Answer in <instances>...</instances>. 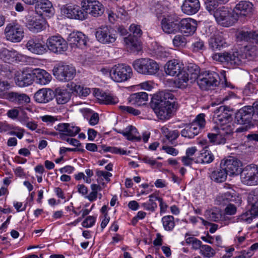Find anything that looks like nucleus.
<instances>
[{
  "instance_id": "obj_1",
  "label": "nucleus",
  "mask_w": 258,
  "mask_h": 258,
  "mask_svg": "<svg viewBox=\"0 0 258 258\" xmlns=\"http://www.w3.org/2000/svg\"><path fill=\"white\" fill-rule=\"evenodd\" d=\"M188 76L190 75V80L197 81V84L202 90L210 89L211 87L217 86L219 84V76L215 72L205 73L200 74V68L194 63H189L187 67Z\"/></svg>"
},
{
  "instance_id": "obj_2",
  "label": "nucleus",
  "mask_w": 258,
  "mask_h": 258,
  "mask_svg": "<svg viewBox=\"0 0 258 258\" xmlns=\"http://www.w3.org/2000/svg\"><path fill=\"white\" fill-rule=\"evenodd\" d=\"M133 66L139 73L146 75H155L159 70L156 61L149 58L137 59L133 62Z\"/></svg>"
},
{
  "instance_id": "obj_3",
  "label": "nucleus",
  "mask_w": 258,
  "mask_h": 258,
  "mask_svg": "<svg viewBox=\"0 0 258 258\" xmlns=\"http://www.w3.org/2000/svg\"><path fill=\"white\" fill-rule=\"evenodd\" d=\"M53 72L55 78L61 82L69 81L76 75L75 68L63 62L56 64L53 68Z\"/></svg>"
},
{
  "instance_id": "obj_4",
  "label": "nucleus",
  "mask_w": 258,
  "mask_h": 258,
  "mask_svg": "<svg viewBox=\"0 0 258 258\" xmlns=\"http://www.w3.org/2000/svg\"><path fill=\"white\" fill-rule=\"evenodd\" d=\"M132 75V69L125 64L118 63L113 66L110 70L111 79L116 82L127 80Z\"/></svg>"
},
{
  "instance_id": "obj_5",
  "label": "nucleus",
  "mask_w": 258,
  "mask_h": 258,
  "mask_svg": "<svg viewBox=\"0 0 258 258\" xmlns=\"http://www.w3.org/2000/svg\"><path fill=\"white\" fill-rule=\"evenodd\" d=\"M152 107L160 119L166 120L171 116L173 111L176 109L177 104L175 103L159 101L153 103Z\"/></svg>"
},
{
  "instance_id": "obj_6",
  "label": "nucleus",
  "mask_w": 258,
  "mask_h": 258,
  "mask_svg": "<svg viewBox=\"0 0 258 258\" xmlns=\"http://www.w3.org/2000/svg\"><path fill=\"white\" fill-rule=\"evenodd\" d=\"M179 18L175 14H164L162 16L161 27L167 34H174L179 32Z\"/></svg>"
},
{
  "instance_id": "obj_7",
  "label": "nucleus",
  "mask_w": 258,
  "mask_h": 258,
  "mask_svg": "<svg viewBox=\"0 0 258 258\" xmlns=\"http://www.w3.org/2000/svg\"><path fill=\"white\" fill-rule=\"evenodd\" d=\"M217 22L224 27H229L232 25L236 20L228 8L221 6L218 8L213 15Z\"/></svg>"
},
{
  "instance_id": "obj_8",
  "label": "nucleus",
  "mask_w": 258,
  "mask_h": 258,
  "mask_svg": "<svg viewBox=\"0 0 258 258\" xmlns=\"http://www.w3.org/2000/svg\"><path fill=\"white\" fill-rule=\"evenodd\" d=\"M61 13L66 17L83 21L87 18V14L82 7L76 5H63L60 9Z\"/></svg>"
},
{
  "instance_id": "obj_9",
  "label": "nucleus",
  "mask_w": 258,
  "mask_h": 258,
  "mask_svg": "<svg viewBox=\"0 0 258 258\" xmlns=\"http://www.w3.org/2000/svg\"><path fill=\"white\" fill-rule=\"evenodd\" d=\"M47 49L56 53L62 54L67 50L68 45L67 41L60 36L49 37L46 43Z\"/></svg>"
},
{
  "instance_id": "obj_10",
  "label": "nucleus",
  "mask_w": 258,
  "mask_h": 258,
  "mask_svg": "<svg viewBox=\"0 0 258 258\" xmlns=\"http://www.w3.org/2000/svg\"><path fill=\"white\" fill-rule=\"evenodd\" d=\"M241 173L242 183L248 185L258 184V167L255 165L247 166Z\"/></svg>"
},
{
  "instance_id": "obj_11",
  "label": "nucleus",
  "mask_w": 258,
  "mask_h": 258,
  "mask_svg": "<svg viewBox=\"0 0 258 258\" xmlns=\"http://www.w3.org/2000/svg\"><path fill=\"white\" fill-rule=\"evenodd\" d=\"M212 58L216 61L226 62L234 66H238L241 63V56L237 51H225L215 53Z\"/></svg>"
},
{
  "instance_id": "obj_12",
  "label": "nucleus",
  "mask_w": 258,
  "mask_h": 258,
  "mask_svg": "<svg viewBox=\"0 0 258 258\" xmlns=\"http://www.w3.org/2000/svg\"><path fill=\"white\" fill-rule=\"evenodd\" d=\"M24 30L21 26L16 23L8 24L5 29L7 40L14 43L20 42L24 37Z\"/></svg>"
},
{
  "instance_id": "obj_13",
  "label": "nucleus",
  "mask_w": 258,
  "mask_h": 258,
  "mask_svg": "<svg viewBox=\"0 0 258 258\" xmlns=\"http://www.w3.org/2000/svg\"><path fill=\"white\" fill-rule=\"evenodd\" d=\"M82 8L87 13L94 17L101 16L104 12L103 5L97 0H83L81 2Z\"/></svg>"
},
{
  "instance_id": "obj_14",
  "label": "nucleus",
  "mask_w": 258,
  "mask_h": 258,
  "mask_svg": "<svg viewBox=\"0 0 258 258\" xmlns=\"http://www.w3.org/2000/svg\"><path fill=\"white\" fill-rule=\"evenodd\" d=\"M95 35L97 40L102 44H109L116 40V34L113 33L110 27L102 26L96 29Z\"/></svg>"
},
{
  "instance_id": "obj_15",
  "label": "nucleus",
  "mask_w": 258,
  "mask_h": 258,
  "mask_svg": "<svg viewBox=\"0 0 258 258\" xmlns=\"http://www.w3.org/2000/svg\"><path fill=\"white\" fill-rule=\"evenodd\" d=\"M232 120L231 114L230 113V107L226 106H220L214 111L213 121L216 124V126H220Z\"/></svg>"
},
{
  "instance_id": "obj_16",
  "label": "nucleus",
  "mask_w": 258,
  "mask_h": 258,
  "mask_svg": "<svg viewBox=\"0 0 258 258\" xmlns=\"http://www.w3.org/2000/svg\"><path fill=\"white\" fill-rule=\"evenodd\" d=\"M221 167L223 168L227 173L228 175L232 176L237 175L241 172V163L239 160L230 157L221 162Z\"/></svg>"
},
{
  "instance_id": "obj_17",
  "label": "nucleus",
  "mask_w": 258,
  "mask_h": 258,
  "mask_svg": "<svg viewBox=\"0 0 258 258\" xmlns=\"http://www.w3.org/2000/svg\"><path fill=\"white\" fill-rule=\"evenodd\" d=\"M253 108L251 106H245L240 109L235 115V122L237 124H252Z\"/></svg>"
},
{
  "instance_id": "obj_18",
  "label": "nucleus",
  "mask_w": 258,
  "mask_h": 258,
  "mask_svg": "<svg viewBox=\"0 0 258 258\" xmlns=\"http://www.w3.org/2000/svg\"><path fill=\"white\" fill-rule=\"evenodd\" d=\"M26 46L32 53L42 55L47 51L46 44L37 38H32L27 42Z\"/></svg>"
},
{
  "instance_id": "obj_19",
  "label": "nucleus",
  "mask_w": 258,
  "mask_h": 258,
  "mask_svg": "<svg viewBox=\"0 0 258 258\" xmlns=\"http://www.w3.org/2000/svg\"><path fill=\"white\" fill-rule=\"evenodd\" d=\"M218 204L225 205L229 203L235 204L239 206L241 202V199L234 191H227L218 196L216 198Z\"/></svg>"
},
{
  "instance_id": "obj_20",
  "label": "nucleus",
  "mask_w": 258,
  "mask_h": 258,
  "mask_svg": "<svg viewBox=\"0 0 258 258\" xmlns=\"http://www.w3.org/2000/svg\"><path fill=\"white\" fill-rule=\"evenodd\" d=\"M15 81L21 87L31 85L34 81L33 70L17 72L15 74Z\"/></svg>"
},
{
  "instance_id": "obj_21",
  "label": "nucleus",
  "mask_w": 258,
  "mask_h": 258,
  "mask_svg": "<svg viewBox=\"0 0 258 258\" xmlns=\"http://www.w3.org/2000/svg\"><path fill=\"white\" fill-rule=\"evenodd\" d=\"M179 31L186 36L191 35L196 32L197 24L196 20L191 18H184L179 21Z\"/></svg>"
},
{
  "instance_id": "obj_22",
  "label": "nucleus",
  "mask_w": 258,
  "mask_h": 258,
  "mask_svg": "<svg viewBox=\"0 0 258 258\" xmlns=\"http://www.w3.org/2000/svg\"><path fill=\"white\" fill-rule=\"evenodd\" d=\"M23 58V55L13 49L9 50L6 48H2L0 49V59L6 62L21 61Z\"/></svg>"
},
{
  "instance_id": "obj_23",
  "label": "nucleus",
  "mask_w": 258,
  "mask_h": 258,
  "mask_svg": "<svg viewBox=\"0 0 258 258\" xmlns=\"http://www.w3.org/2000/svg\"><path fill=\"white\" fill-rule=\"evenodd\" d=\"M54 97L53 91L48 88L38 90L34 94L35 101L39 103H46L52 100Z\"/></svg>"
},
{
  "instance_id": "obj_24",
  "label": "nucleus",
  "mask_w": 258,
  "mask_h": 258,
  "mask_svg": "<svg viewBox=\"0 0 258 258\" xmlns=\"http://www.w3.org/2000/svg\"><path fill=\"white\" fill-rule=\"evenodd\" d=\"M35 10L41 15L51 17L54 14V8L52 4L49 0H40L36 2Z\"/></svg>"
},
{
  "instance_id": "obj_25",
  "label": "nucleus",
  "mask_w": 258,
  "mask_h": 258,
  "mask_svg": "<svg viewBox=\"0 0 258 258\" xmlns=\"http://www.w3.org/2000/svg\"><path fill=\"white\" fill-rule=\"evenodd\" d=\"M253 10V5L246 1H241L237 4L234 9V13L237 16H247L250 15Z\"/></svg>"
},
{
  "instance_id": "obj_26",
  "label": "nucleus",
  "mask_w": 258,
  "mask_h": 258,
  "mask_svg": "<svg viewBox=\"0 0 258 258\" xmlns=\"http://www.w3.org/2000/svg\"><path fill=\"white\" fill-rule=\"evenodd\" d=\"M94 94L100 103L105 104H115L118 103V98L110 94H107L99 89H95Z\"/></svg>"
},
{
  "instance_id": "obj_27",
  "label": "nucleus",
  "mask_w": 258,
  "mask_h": 258,
  "mask_svg": "<svg viewBox=\"0 0 258 258\" xmlns=\"http://www.w3.org/2000/svg\"><path fill=\"white\" fill-rule=\"evenodd\" d=\"M56 130L61 132L60 135L75 137L80 131L79 127L69 123H59L55 127Z\"/></svg>"
},
{
  "instance_id": "obj_28",
  "label": "nucleus",
  "mask_w": 258,
  "mask_h": 258,
  "mask_svg": "<svg viewBox=\"0 0 258 258\" xmlns=\"http://www.w3.org/2000/svg\"><path fill=\"white\" fill-rule=\"evenodd\" d=\"M200 8L199 0H184L181 6L182 11L188 15L196 14Z\"/></svg>"
},
{
  "instance_id": "obj_29",
  "label": "nucleus",
  "mask_w": 258,
  "mask_h": 258,
  "mask_svg": "<svg viewBox=\"0 0 258 258\" xmlns=\"http://www.w3.org/2000/svg\"><path fill=\"white\" fill-rule=\"evenodd\" d=\"M33 80L40 85H46L51 79V75L44 70L35 69L33 70Z\"/></svg>"
},
{
  "instance_id": "obj_30",
  "label": "nucleus",
  "mask_w": 258,
  "mask_h": 258,
  "mask_svg": "<svg viewBox=\"0 0 258 258\" xmlns=\"http://www.w3.org/2000/svg\"><path fill=\"white\" fill-rule=\"evenodd\" d=\"M69 41L72 46L83 48L86 46L87 40L86 36L82 32L73 33L69 36Z\"/></svg>"
},
{
  "instance_id": "obj_31",
  "label": "nucleus",
  "mask_w": 258,
  "mask_h": 258,
  "mask_svg": "<svg viewBox=\"0 0 258 258\" xmlns=\"http://www.w3.org/2000/svg\"><path fill=\"white\" fill-rule=\"evenodd\" d=\"M182 64L177 59H173L166 63L165 71L167 75L174 76L182 72Z\"/></svg>"
},
{
  "instance_id": "obj_32",
  "label": "nucleus",
  "mask_w": 258,
  "mask_h": 258,
  "mask_svg": "<svg viewBox=\"0 0 258 258\" xmlns=\"http://www.w3.org/2000/svg\"><path fill=\"white\" fill-rule=\"evenodd\" d=\"M205 216L208 220L214 222L220 220L226 221L229 219L226 215H223V212L217 208L206 210Z\"/></svg>"
},
{
  "instance_id": "obj_33",
  "label": "nucleus",
  "mask_w": 258,
  "mask_h": 258,
  "mask_svg": "<svg viewBox=\"0 0 258 258\" xmlns=\"http://www.w3.org/2000/svg\"><path fill=\"white\" fill-rule=\"evenodd\" d=\"M126 47L133 52H138L141 50L140 38L130 34L124 38Z\"/></svg>"
},
{
  "instance_id": "obj_34",
  "label": "nucleus",
  "mask_w": 258,
  "mask_h": 258,
  "mask_svg": "<svg viewBox=\"0 0 258 258\" xmlns=\"http://www.w3.org/2000/svg\"><path fill=\"white\" fill-rule=\"evenodd\" d=\"M148 99V94L141 92L131 95L128 98V101L132 104L140 106L145 105Z\"/></svg>"
},
{
  "instance_id": "obj_35",
  "label": "nucleus",
  "mask_w": 258,
  "mask_h": 258,
  "mask_svg": "<svg viewBox=\"0 0 258 258\" xmlns=\"http://www.w3.org/2000/svg\"><path fill=\"white\" fill-rule=\"evenodd\" d=\"M9 100L18 104H25L30 102V97L25 93L15 92H9L8 94Z\"/></svg>"
},
{
  "instance_id": "obj_36",
  "label": "nucleus",
  "mask_w": 258,
  "mask_h": 258,
  "mask_svg": "<svg viewBox=\"0 0 258 258\" xmlns=\"http://www.w3.org/2000/svg\"><path fill=\"white\" fill-rule=\"evenodd\" d=\"M209 46L213 50L220 49L226 44L225 40L221 35H216L209 40Z\"/></svg>"
},
{
  "instance_id": "obj_37",
  "label": "nucleus",
  "mask_w": 258,
  "mask_h": 258,
  "mask_svg": "<svg viewBox=\"0 0 258 258\" xmlns=\"http://www.w3.org/2000/svg\"><path fill=\"white\" fill-rule=\"evenodd\" d=\"M71 93L67 90L56 88L55 89L56 100L58 104H64L68 102L71 98Z\"/></svg>"
},
{
  "instance_id": "obj_38",
  "label": "nucleus",
  "mask_w": 258,
  "mask_h": 258,
  "mask_svg": "<svg viewBox=\"0 0 258 258\" xmlns=\"http://www.w3.org/2000/svg\"><path fill=\"white\" fill-rule=\"evenodd\" d=\"M226 171L221 167L220 164V167L213 171L211 174V178L215 182L220 183L225 181L227 176Z\"/></svg>"
},
{
  "instance_id": "obj_39",
  "label": "nucleus",
  "mask_w": 258,
  "mask_h": 258,
  "mask_svg": "<svg viewBox=\"0 0 258 258\" xmlns=\"http://www.w3.org/2000/svg\"><path fill=\"white\" fill-rule=\"evenodd\" d=\"M177 78L174 81L175 86L180 89H184L188 85L189 81L188 74L182 71L177 75Z\"/></svg>"
},
{
  "instance_id": "obj_40",
  "label": "nucleus",
  "mask_w": 258,
  "mask_h": 258,
  "mask_svg": "<svg viewBox=\"0 0 258 258\" xmlns=\"http://www.w3.org/2000/svg\"><path fill=\"white\" fill-rule=\"evenodd\" d=\"M200 131L199 127L191 123L181 131V135L185 138L192 139L198 135Z\"/></svg>"
},
{
  "instance_id": "obj_41",
  "label": "nucleus",
  "mask_w": 258,
  "mask_h": 258,
  "mask_svg": "<svg viewBox=\"0 0 258 258\" xmlns=\"http://www.w3.org/2000/svg\"><path fill=\"white\" fill-rule=\"evenodd\" d=\"M215 133H209L208 138L209 142L214 145L224 144L226 143V139L218 131H215Z\"/></svg>"
},
{
  "instance_id": "obj_42",
  "label": "nucleus",
  "mask_w": 258,
  "mask_h": 258,
  "mask_svg": "<svg viewBox=\"0 0 258 258\" xmlns=\"http://www.w3.org/2000/svg\"><path fill=\"white\" fill-rule=\"evenodd\" d=\"M233 124L229 122L220 126H215L213 131L218 130L226 138L233 133Z\"/></svg>"
},
{
  "instance_id": "obj_43",
  "label": "nucleus",
  "mask_w": 258,
  "mask_h": 258,
  "mask_svg": "<svg viewBox=\"0 0 258 258\" xmlns=\"http://www.w3.org/2000/svg\"><path fill=\"white\" fill-rule=\"evenodd\" d=\"M27 27L30 31L33 33H37L44 29V26L40 20L36 19L28 21Z\"/></svg>"
},
{
  "instance_id": "obj_44",
  "label": "nucleus",
  "mask_w": 258,
  "mask_h": 258,
  "mask_svg": "<svg viewBox=\"0 0 258 258\" xmlns=\"http://www.w3.org/2000/svg\"><path fill=\"white\" fill-rule=\"evenodd\" d=\"M214 158V156L212 153L211 151L205 150L204 152L201 153L200 158L195 161V162L202 164H209L213 161Z\"/></svg>"
},
{
  "instance_id": "obj_45",
  "label": "nucleus",
  "mask_w": 258,
  "mask_h": 258,
  "mask_svg": "<svg viewBox=\"0 0 258 258\" xmlns=\"http://www.w3.org/2000/svg\"><path fill=\"white\" fill-rule=\"evenodd\" d=\"M162 222L164 229L172 231L175 226L174 218L173 216H165L162 218Z\"/></svg>"
},
{
  "instance_id": "obj_46",
  "label": "nucleus",
  "mask_w": 258,
  "mask_h": 258,
  "mask_svg": "<svg viewBox=\"0 0 258 258\" xmlns=\"http://www.w3.org/2000/svg\"><path fill=\"white\" fill-rule=\"evenodd\" d=\"M159 97V102L163 101L165 102V103H175L174 101V95L168 90L160 92Z\"/></svg>"
},
{
  "instance_id": "obj_47",
  "label": "nucleus",
  "mask_w": 258,
  "mask_h": 258,
  "mask_svg": "<svg viewBox=\"0 0 258 258\" xmlns=\"http://www.w3.org/2000/svg\"><path fill=\"white\" fill-rule=\"evenodd\" d=\"M215 250L208 245H203L201 248L200 253L205 258H211L215 254Z\"/></svg>"
},
{
  "instance_id": "obj_48",
  "label": "nucleus",
  "mask_w": 258,
  "mask_h": 258,
  "mask_svg": "<svg viewBox=\"0 0 258 258\" xmlns=\"http://www.w3.org/2000/svg\"><path fill=\"white\" fill-rule=\"evenodd\" d=\"M248 201L251 206V211H253L255 215H258V196L250 194Z\"/></svg>"
},
{
  "instance_id": "obj_49",
  "label": "nucleus",
  "mask_w": 258,
  "mask_h": 258,
  "mask_svg": "<svg viewBox=\"0 0 258 258\" xmlns=\"http://www.w3.org/2000/svg\"><path fill=\"white\" fill-rule=\"evenodd\" d=\"M205 5L206 10L211 15H213L219 7L216 0H206Z\"/></svg>"
},
{
  "instance_id": "obj_50",
  "label": "nucleus",
  "mask_w": 258,
  "mask_h": 258,
  "mask_svg": "<svg viewBox=\"0 0 258 258\" xmlns=\"http://www.w3.org/2000/svg\"><path fill=\"white\" fill-rule=\"evenodd\" d=\"M149 197V202L143 203L142 204V206L146 210L154 212L155 209L157 208V205L154 202V200L153 199V194L151 195Z\"/></svg>"
},
{
  "instance_id": "obj_51",
  "label": "nucleus",
  "mask_w": 258,
  "mask_h": 258,
  "mask_svg": "<svg viewBox=\"0 0 258 258\" xmlns=\"http://www.w3.org/2000/svg\"><path fill=\"white\" fill-rule=\"evenodd\" d=\"M205 117V114L204 113H200L196 116L191 123L199 127L200 130H201L205 126L206 120Z\"/></svg>"
},
{
  "instance_id": "obj_52",
  "label": "nucleus",
  "mask_w": 258,
  "mask_h": 258,
  "mask_svg": "<svg viewBox=\"0 0 258 258\" xmlns=\"http://www.w3.org/2000/svg\"><path fill=\"white\" fill-rule=\"evenodd\" d=\"M172 42L174 46H184L186 44V39L184 36L176 35L173 39Z\"/></svg>"
},
{
  "instance_id": "obj_53",
  "label": "nucleus",
  "mask_w": 258,
  "mask_h": 258,
  "mask_svg": "<svg viewBox=\"0 0 258 258\" xmlns=\"http://www.w3.org/2000/svg\"><path fill=\"white\" fill-rule=\"evenodd\" d=\"M119 133L121 134L123 136L125 137L129 141H135L139 142L141 140L140 136H137V135H134L127 130L125 128V131H120L118 132Z\"/></svg>"
},
{
  "instance_id": "obj_54",
  "label": "nucleus",
  "mask_w": 258,
  "mask_h": 258,
  "mask_svg": "<svg viewBox=\"0 0 258 258\" xmlns=\"http://www.w3.org/2000/svg\"><path fill=\"white\" fill-rule=\"evenodd\" d=\"M236 206L233 203H229L227 204L225 208L224 211L223 212V215H226L227 217H228V215H234L236 214Z\"/></svg>"
},
{
  "instance_id": "obj_55",
  "label": "nucleus",
  "mask_w": 258,
  "mask_h": 258,
  "mask_svg": "<svg viewBox=\"0 0 258 258\" xmlns=\"http://www.w3.org/2000/svg\"><path fill=\"white\" fill-rule=\"evenodd\" d=\"M119 108L124 113H128L134 115H138L141 113L140 111L131 106H119Z\"/></svg>"
},
{
  "instance_id": "obj_56",
  "label": "nucleus",
  "mask_w": 258,
  "mask_h": 258,
  "mask_svg": "<svg viewBox=\"0 0 258 258\" xmlns=\"http://www.w3.org/2000/svg\"><path fill=\"white\" fill-rule=\"evenodd\" d=\"M130 31L133 34L132 36L140 38L142 35V31L140 25L132 24L130 27Z\"/></svg>"
},
{
  "instance_id": "obj_57",
  "label": "nucleus",
  "mask_w": 258,
  "mask_h": 258,
  "mask_svg": "<svg viewBox=\"0 0 258 258\" xmlns=\"http://www.w3.org/2000/svg\"><path fill=\"white\" fill-rule=\"evenodd\" d=\"M191 47L192 51L195 52L200 51L205 48L204 42L201 39H197L195 42L192 43Z\"/></svg>"
},
{
  "instance_id": "obj_58",
  "label": "nucleus",
  "mask_w": 258,
  "mask_h": 258,
  "mask_svg": "<svg viewBox=\"0 0 258 258\" xmlns=\"http://www.w3.org/2000/svg\"><path fill=\"white\" fill-rule=\"evenodd\" d=\"M96 221V217L94 216H88L82 222V225L84 227L89 228L94 225Z\"/></svg>"
},
{
  "instance_id": "obj_59",
  "label": "nucleus",
  "mask_w": 258,
  "mask_h": 258,
  "mask_svg": "<svg viewBox=\"0 0 258 258\" xmlns=\"http://www.w3.org/2000/svg\"><path fill=\"white\" fill-rule=\"evenodd\" d=\"M251 212L252 211H251V212H246L241 215L239 217V220L246 222L247 223H250L253 218Z\"/></svg>"
},
{
  "instance_id": "obj_60",
  "label": "nucleus",
  "mask_w": 258,
  "mask_h": 258,
  "mask_svg": "<svg viewBox=\"0 0 258 258\" xmlns=\"http://www.w3.org/2000/svg\"><path fill=\"white\" fill-rule=\"evenodd\" d=\"M60 137L62 140L67 141L71 145L77 147L81 146V143H80L79 141L76 139L69 138L67 137L68 136H66L65 135H60Z\"/></svg>"
},
{
  "instance_id": "obj_61",
  "label": "nucleus",
  "mask_w": 258,
  "mask_h": 258,
  "mask_svg": "<svg viewBox=\"0 0 258 258\" xmlns=\"http://www.w3.org/2000/svg\"><path fill=\"white\" fill-rule=\"evenodd\" d=\"M13 129H18L20 130L19 128H18L17 127H15L11 124H8L5 122H0V133L6 132Z\"/></svg>"
},
{
  "instance_id": "obj_62",
  "label": "nucleus",
  "mask_w": 258,
  "mask_h": 258,
  "mask_svg": "<svg viewBox=\"0 0 258 258\" xmlns=\"http://www.w3.org/2000/svg\"><path fill=\"white\" fill-rule=\"evenodd\" d=\"M179 136V133L177 130L170 131L166 136V138L170 142H172L176 140Z\"/></svg>"
},
{
  "instance_id": "obj_63",
  "label": "nucleus",
  "mask_w": 258,
  "mask_h": 258,
  "mask_svg": "<svg viewBox=\"0 0 258 258\" xmlns=\"http://www.w3.org/2000/svg\"><path fill=\"white\" fill-rule=\"evenodd\" d=\"M155 53L161 58H166L169 55V53L166 51L165 49L162 47H158Z\"/></svg>"
},
{
  "instance_id": "obj_64",
  "label": "nucleus",
  "mask_w": 258,
  "mask_h": 258,
  "mask_svg": "<svg viewBox=\"0 0 258 258\" xmlns=\"http://www.w3.org/2000/svg\"><path fill=\"white\" fill-rule=\"evenodd\" d=\"M162 149L164 150L167 154L173 156H176L178 153V150L172 147L163 146L162 147Z\"/></svg>"
}]
</instances>
